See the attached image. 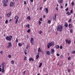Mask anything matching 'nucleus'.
<instances>
[{
  "instance_id": "44",
  "label": "nucleus",
  "mask_w": 75,
  "mask_h": 75,
  "mask_svg": "<svg viewBox=\"0 0 75 75\" xmlns=\"http://www.w3.org/2000/svg\"><path fill=\"white\" fill-rule=\"evenodd\" d=\"M70 64L71 65H72H72H73V62H71L70 63Z\"/></svg>"
},
{
  "instance_id": "2",
  "label": "nucleus",
  "mask_w": 75,
  "mask_h": 75,
  "mask_svg": "<svg viewBox=\"0 0 75 75\" xmlns=\"http://www.w3.org/2000/svg\"><path fill=\"white\" fill-rule=\"evenodd\" d=\"M54 45V42H52L51 43H49L47 45V47L48 49L50 48V47H52Z\"/></svg>"
},
{
  "instance_id": "60",
  "label": "nucleus",
  "mask_w": 75,
  "mask_h": 75,
  "mask_svg": "<svg viewBox=\"0 0 75 75\" xmlns=\"http://www.w3.org/2000/svg\"><path fill=\"white\" fill-rule=\"evenodd\" d=\"M57 56H59V54H57Z\"/></svg>"
},
{
  "instance_id": "63",
  "label": "nucleus",
  "mask_w": 75,
  "mask_h": 75,
  "mask_svg": "<svg viewBox=\"0 0 75 75\" xmlns=\"http://www.w3.org/2000/svg\"><path fill=\"white\" fill-rule=\"evenodd\" d=\"M61 8H62H62H63V6H61Z\"/></svg>"
},
{
  "instance_id": "61",
  "label": "nucleus",
  "mask_w": 75,
  "mask_h": 75,
  "mask_svg": "<svg viewBox=\"0 0 75 75\" xmlns=\"http://www.w3.org/2000/svg\"><path fill=\"white\" fill-rule=\"evenodd\" d=\"M2 70V69L1 68H0V72H1V71Z\"/></svg>"
},
{
  "instance_id": "43",
  "label": "nucleus",
  "mask_w": 75,
  "mask_h": 75,
  "mask_svg": "<svg viewBox=\"0 0 75 75\" xmlns=\"http://www.w3.org/2000/svg\"><path fill=\"white\" fill-rule=\"evenodd\" d=\"M70 13H73V9H71V10L70 11Z\"/></svg>"
},
{
  "instance_id": "51",
  "label": "nucleus",
  "mask_w": 75,
  "mask_h": 75,
  "mask_svg": "<svg viewBox=\"0 0 75 75\" xmlns=\"http://www.w3.org/2000/svg\"><path fill=\"white\" fill-rule=\"evenodd\" d=\"M0 53L1 54H2V55H3V52L2 51H1L0 52Z\"/></svg>"
},
{
  "instance_id": "10",
  "label": "nucleus",
  "mask_w": 75,
  "mask_h": 75,
  "mask_svg": "<svg viewBox=\"0 0 75 75\" xmlns=\"http://www.w3.org/2000/svg\"><path fill=\"white\" fill-rule=\"evenodd\" d=\"M73 26V25H71V24L69 23V28H71Z\"/></svg>"
},
{
  "instance_id": "40",
  "label": "nucleus",
  "mask_w": 75,
  "mask_h": 75,
  "mask_svg": "<svg viewBox=\"0 0 75 75\" xmlns=\"http://www.w3.org/2000/svg\"><path fill=\"white\" fill-rule=\"evenodd\" d=\"M39 25H41V23H42V22L40 21H39Z\"/></svg>"
},
{
  "instance_id": "37",
  "label": "nucleus",
  "mask_w": 75,
  "mask_h": 75,
  "mask_svg": "<svg viewBox=\"0 0 75 75\" xmlns=\"http://www.w3.org/2000/svg\"><path fill=\"white\" fill-rule=\"evenodd\" d=\"M72 21V20L71 19H70L69 20L68 23H70Z\"/></svg>"
},
{
  "instance_id": "47",
  "label": "nucleus",
  "mask_w": 75,
  "mask_h": 75,
  "mask_svg": "<svg viewBox=\"0 0 75 75\" xmlns=\"http://www.w3.org/2000/svg\"><path fill=\"white\" fill-rule=\"evenodd\" d=\"M10 48V47L9 46L6 47V48H7V49H8V48Z\"/></svg>"
},
{
  "instance_id": "25",
  "label": "nucleus",
  "mask_w": 75,
  "mask_h": 75,
  "mask_svg": "<svg viewBox=\"0 0 75 75\" xmlns=\"http://www.w3.org/2000/svg\"><path fill=\"white\" fill-rule=\"evenodd\" d=\"M18 45L19 47H21V46H22V44H21V43H18Z\"/></svg>"
},
{
  "instance_id": "3",
  "label": "nucleus",
  "mask_w": 75,
  "mask_h": 75,
  "mask_svg": "<svg viewBox=\"0 0 75 75\" xmlns=\"http://www.w3.org/2000/svg\"><path fill=\"white\" fill-rule=\"evenodd\" d=\"M13 38V36L11 35H10V37L8 36H7L6 38V40H7V41H11V39Z\"/></svg>"
},
{
  "instance_id": "33",
  "label": "nucleus",
  "mask_w": 75,
  "mask_h": 75,
  "mask_svg": "<svg viewBox=\"0 0 75 75\" xmlns=\"http://www.w3.org/2000/svg\"><path fill=\"white\" fill-rule=\"evenodd\" d=\"M38 33L39 34H42V31H40L38 32Z\"/></svg>"
},
{
  "instance_id": "4",
  "label": "nucleus",
  "mask_w": 75,
  "mask_h": 75,
  "mask_svg": "<svg viewBox=\"0 0 75 75\" xmlns=\"http://www.w3.org/2000/svg\"><path fill=\"white\" fill-rule=\"evenodd\" d=\"M65 41L66 42V44H68L69 45V44L71 43V41L70 40L67 39L65 40Z\"/></svg>"
},
{
  "instance_id": "24",
  "label": "nucleus",
  "mask_w": 75,
  "mask_h": 75,
  "mask_svg": "<svg viewBox=\"0 0 75 75\" xmlns=\"http://www.w3.org/2000/svg\"><path fill=\"white\" fill-rule=\"evenodd\" d=\"M39 56L38 54L36 55V59H38V58H39Z\"/></svg>"
},
{
  "instance_id": "15",
  "label": "nucleus",
  "mask_w": 75,
  "mask_h": 75,
  "mask_svg": "<svg viewBox=\"0 0 75 75\" xmlns=\"http://www.w3.org/2000/svg\"><path fill=\"white\" fill-rule=\"evenodd\" d=\"M38 51L39 52H42V50H41V49H40V47L39 48L38 50Z\"/></svg>"
},
{
  "instance_id": "26",
  "label": "nucleus",
  "mask_w": 75,
  "mask_h": 75,
  "mask_svg": "<svg viewBox=\"0 0 75 75\" xmlns=\"http://www.w3.org/2000/svg\"><path fill=\"white\" fill-rule=\"evenodd\" d=\"M1 65L2 68H4V63H2Z\"/></svg>"
},
{
  "instance_id": "45",
  "label": "nucleus",
  "mask_w": 75,
  "mask_h": 75,
  "mask_svg": "<svg viewBox=\"0 0 75 75\" xmlns=\"http://www.w3.org/2000/svg\"><path fill=\"white\" fill-rule=\"evenodd\" d=\"M71 4L73 6H74V1H73L72 3H71Z\"/></svg>"
},
{
  "instance_id": "53",
  "label": "nucleus",
  "mask_w": 75,
  "mask_h": 75,
  "mask_svg": "<svg viewBox=\"0 0 75 75\" xmlns=\"http://www.w3.org/2000/svg\"><path fill=\"white\" fill-rule=\"evenodd\" d=\"M28 47H29V46L27 45L26 47V49H28Z\"/></svg>"
},
{
  "instance_id": "6",
  "label": "nucleus",
  "mask_w": 75,
  "mask_h": 75,
  "mask_svg": "<svg viewBox=\"0 0 75 75\" xmlns=\"http://www.w3.org/2000/svg\"><path fill=\"white\" fill-rule=\"evenodd\" d=\"M11 16V12H10V13L7 14V16L9 18V17H10V16Z\"/></svg>"
},
{
  "instance_id": "5",
  "label": "nucleus",
  "mask_w": 75,
  "mask_h": 75,
  "mask_svg": "<svg viewBox=\"0 0 75 75\" xmlns=\"http://www.w3.org/2000/svg\"><path fill=\"white\" fill-rule=\"evenodd\" d=\"M53 20L54 21H57V15L56 14H55V16L53 17Z\"/></svg>"
},
{
  "instance_id": "49",
  "label": "nucleus",
  "mask_w": 75,
  "mask_h": 75,
  "mask_svg": "<svg viewBox=\"0 0 75 75\" xmlns=\"http://www.w3.org/2000/svg\"><path fill=\"white\" fill-rule=\"evenodd\" d=\"M40 21H42V18H40Z\"/></svg>"
},
{
  "instance_id": "23",
  "label": "nucleus",
  "mask_w": 75,
  "mask_h": 75,
  "mask_svg": "<svg viewBox=\"0 0 75 75\" xmlns=\"http://www.w3.org/2000/svg\"><path fill=\"white\" fill-rule=\"evenodd\" d=\"M55 48L57 49H58L59 48V45H57L55 46Z\"/></svg>"
},
{
  "instance_id": "18",
  "label": "nucleus",
  "mask_w": 75,
  "mask_h": 75,
  "mask_svg": "<svg viewBox=\"0 0 75 75\" xmlns=\"http://www.w3.org/2000/svg\"><path fill=\"white\" fill-rule=\"evenodd\" d=\"M66 14H68L67 16H69V15H71V13H69V12L68 11L67 13H66Z\"/></svg>"
},
{
  "instance_id": "35",
  "label": "nucleus",
  "mask_w": 75,
  "mask_h": 75,
  "mask_svg": "<svg viewBox=\"0 0 75 75\" xmlns=\"http://www.w3.org/2000/svg\"><path fill=\"white\" fill-rule=\"evenodd\" d=\"M60 3H63V0H61L59 2Z\"/></svg>"
},
{
  "instance_id": "31",
  "label": "nucleus",
  "mask_w": 75,
  "mask_h": 75,
  "mask_svg": "<svg viewBox=\"0 0 75 75\" xmlns=\"http://www.w3.org/2000/svg\"><path fill=\"white\" fill-rule=\"evenodd\" d=\"M70 32L71 33H73V29H71L70 30Z\"/></svg>"
},
{
  "instance_id": "7",
  "label": "nucleus",
  "mask_w": 75,
  "mask_h": 75,
  "mask_svg": "<svg viewBox=\"0 0 75 75\" xmlns=\"http://www.w3.org/2000/svg\"><path fill=\"white\" fill-rule=\"evenodd\" d=\"M30 42L31 43L32 45H33V43H34V39L33 38H31Z\"/></svg>"
},
{
  "instance_id": "48",
  "label": "nucleus",
  "mask_w": 75,
  "mask_h": 75,
  "mask_svg": "<svg viewBox=\"0 0 75 75\" xmlns=\"http://www.w3.org/2000/svg\"><path fill=\"white\" fill-rule=\"evenodd\" d=\"M26 71L25 70L23 73V74L24 75H25V72H26Z\"/></svg>"
},
{
  "instance_id": "42",
  "label": "nucleus",
  "mask_w": 75,
  "mask_h": 75,
  "mask_svg": "<svg viewBox=\"0 0 75 75\" xmlns=\"http://www.w3.org/2000/svg\"><path fill=\"white\" fill-rule=\"evenodd\" d=\"M68 10H69V8L68 7L67 8L65 9V10H66V11H68Z\"/></svg>"
},
{
  "instance_id": "39",
  "label": "nucleus",
  "mask_w": 75,
  "mask_h": 75,
  "mask_svg": "<svg viewBox=\"0 0 75 75\" xmlns=\"http://www.w3.org/2000/svg\"><path fill=\"white\" fill-rule=\"evenodd\" d=\"M26 27H28V28H30V25H29V24H28L27 25H26Z\"/></svg>"
},
{
  "instance_id": "59",
  "label": "nucleus",
  "mask_w": 75,
  "mask_h": 75,
  "mask_svg": "<svg viewBox=\"0 0 75 75\" xmlns=\"http://www.w3.org/2000/svg\"><path fill=\"white\" fill-rule=\"evenodd\" d=\"M18 20H16V24H17V22H18Z\"/></svg>"
},
{
  "instance_id": "12",
  "label": "nucleus",
  "mask_w": 75,
  "mask_h": 75,
  "mask_svg": "<svg viewBox=\"0 0 75 75\" xmlns=\"http://www.w3.org/2000/svg\"><path fill=\"white\" fill-rule=\"evenodd\" d=\"M34 61V59L33 58V57H31L29 59V61Z\"/></svg>"
},
{
  "instance_id": "29",
  "label": "nucleus",
  "mask_w": 75,
  "mask_h": 75,
  "mask_svg": "<svg viewBox=\"0 0 75 75\" xmlns=\"http://www.w3.org/2000/svg\"><path fill=\"white\" fill-rule=\"evenodd\" d=\"M60 57V58L61 59L64 58V55H63V54L61 55Z\"/></svg>"
},
{
  "instance_id": "19",
  "label": "nucleus",
  "mask_w": 75,
  "mask_h": 75,
  "mask_svg": "<svg viewBox=\"0 0 75 75\" xmlns=\"http://www.w3.org/2000/svg\"><path fill=\"white\" fill-rule=\"evenodd\" d=\"M15 18L16 20H18V17L17 16H16Z\"/></svg>"
},
{
  "instance_id": "36",
  "label": "nucleus",
  "mask_w": 75,
  "mask_h": 75,
  "mask_svg": "<svg viewBox=\"0 0 75 75\" xmlns=\"http://www.w3.org/2000/svg\"><path fill=\"white\" fill-rule=\"evenodd\" d=\"M24 59L25 61H26V60H27V57H25L24 58Z\"/></svg>"
},
{
  "instance_id": "32",
  "label": "nucleus",
  "mask_w": 75,
  "mask_h": 75,
  "mask_svg": "<svg viewBox=\"0 0 75 75\" xmlns=\"http://www.w3.org/2000/svg\"><path fill=\"white\" fill-rule=\"evenodd\" d=\"M11 64H14V60H12L11 61Z\"/></svg>"
},
{
  "instance_id": "56",
  "label": "nucleus",
  "mask_w": 75,
  "mask_h": 75,
  "mask_svg": "<svg viewBox=\"0 0 75 75\" xmlns=\"http://www.w3.org/2000/svg\"><path fill=\"white\" fill-rule=\"evenodd\" d=\"M68 72H70V71H71V70L69 69H68Z\"/></svg>"
},
{
  "instance_id": "8",
  "label": "nucleus",
  "mask_w": 75,
  "mask_h": 75,
  "mask_svg": "<svg viewBox=\"0 0 75 75\" xmlns=\"http://www.w3.org/2000/svg\"><path fill=\"white\" fill-rule=\"evenodd\" d=\"M14 4V2H11L10 4V7H13Z\"/></svg>"
},
{
  "instance_id": "20",
  "label": "nucleus",
  "mask_w": 75,
  "mask_h": 75,
  "mask_svg": "<svg viewBox=\"0 0 75 75\" xmlns=\"http://www.w3.org/2000/svg\"><path fill=\"white\" fill-rule=\"evenodd\" d=\"M1 72L2 73H4V72H5V70L4 69V68H2Z\"/></svg>"
},
{
  "instance_id": "27",
  "label": "nucleus",
  "mask_w": 75,
  "mask_h": 75,
  "mask_svg": "<svg viewBox=\"0 0 75 75\" xmlns=\"http://www.w3.org/2000/svg\"><path fill=\"white\" fill-rule=\"evenodd\" d=\"M3 6L4 7H6V6H7V4H4V5H3Z\"/></svg>"
},
{
  "instance_id": "1",
  "label": "nucleus",
  "mask_w": 75,
  "mask_h": 75,
  "mask_svg": "<svg viewBox=\"0 0 75 75\" xmlns=\"http://www.w3.org/2000/svg\"><path fill=\"white\" fill-rule=\"evenodd\" d=\"M63 28V27L61 25H60L58 26V27L57 28V31H59L60 32L62 31V29Z\"/></svg>"
},
{
  "instance_id": "34",
  "label": "nucleus",
  "mask_w": 75,
  "mask_h": 75,
  "mask_svg": "<svg viewBox=\"0 0 75 75\" xmlns=\"http://www.w3.org/2000/svg\"><path fill=\"white\" fill-rule=\"evenodd\" d=\"M30 29H28L27 31V33H30Z\"/></svg>"
},
{
  "instance_id": "17",
  "label": "nucleus",
  "mask_w": 75,
  "mask_h": 75,
  "mask_svg": "<svg viewBox=\"0 0 75 75\" xmlns=\"http://www.w3.org/2000/svg\"><path fill=\"white\" fill-rule=\"evenodd\" d=\"M27 19L29 21L31 20V17L30 16H28L27 18Z\"/></svg>"
},
{
  "instance_id": "52",
  "label": "nucleus",
  "mask_w": 75,
  "mask_h": 75,
  "mask_svg": "<svg viewBox=\"0 0 75 75\" xmlns=\"http://www.w3.org/2000/svg\"><path fill=\"white\" fill-rule=\"evenodd\" d=\"M24 4H27V3H26V1H24Z\"/></svg>"
},
{
  "instance_id": "58",
  "label": "nucleus",
  "mask_w": 75,
  "mask_h": 75,
  "mask_svg": "<svg viewBox=\"0 0 75 75\" xmlns=\"http://www.w3.org/2000/svg\"><path fill=\"white\" fill-rule=\"evenodd\" d=\"M67 6H68V4H66L65 5V7H67Z\"/></svg>"
},
{
  "instance_id": "41",
  "label": "nucleus",
  "mask_w": 75,
  "mask_h": 75,
  "mask_svg": "<svg viewBox=\"0 0 75 75\" xmlns=\"http://www.w3.org/2000/svg\"><path fill=\"white\" fill-rule=\"evenodd\" d=\"M8 58H10L11 57V55H8Z\"/></svg>"
},
{
  "instance_id": "54",
  "label": "nucleus",
  "mask_w": 75,
  "mask_h": 75,
  "mask_svg": "<svg viewBox=\"0 0 75 75\" xmlns=\"http://www.w3.org/2000/svg\"><path fill=\"white\" fill-rule=\"evenodd\" d=\"M60 49H62V45L60 47Z\"/></svg>"
},
{
  "instance_id": "55",
  "label": "nucleus",
  "mask_w": 75,
  "mask_h": 75,
  "mask_svg": "<svg viewBox=\"0 0 75 75\" xmlns=\"http://www.w3.org/2000/svg\"><path fill=\"white\" fill-rule=\"evenodd\" d=\"M72 54H75V51H73L72 52Z\"/></svg>"
},
{
  "instance_id": "22",
  "label": "nucleus",
  "mask_w": 75,
  "mask_h": 75,
  "mask_svg": "<svg viewBox=\"0 0 75 75\" xmlns=\"http://www.w3.org/2000/svg\"><path fill=\"white\" fill-rule=\"evenodd\" d=\"M42 63H40V64H39V68H41V66H42Z\"/></svg>"
},
{
  "instance_id": "9",
  "label": "nucleus",
  "mask_w": 75,
  "mask_h": 75,
  "mask_svg": "<svg viewBox=\"0 0 75 75\" xmlns=\"http://www.w3.org/2000/svg\"><path fill=\"white\" fill-rule=\"evenodd\" d=\"M8 0H4L3 1V4H6L8 3Z\"/></svg>"
},
{
  "instance_id": "30",
  "label": "nucleus",
  "mask_w": 75,
  "mask_h": 75,
  "mask_svg": "<svg viewBox=\"0 0 75 75\" xmlns=\"http://www.w3.org/2000/svg\"><path fill=\"white\" fill-rule=\"evenodd\" d=\"M48 22L49 24H51V21L50 20H49L48 21Z\"/></svg>"
},
{
  "instance_id": "11",
  "label": "nucleus",
  "mask_w": 75,
  "mask_h": 75,
  "mask_svg": "<svg viewBox=\"0 0 75 75\" xmlns=\"http://www.w3.org/2000/svg\"><path fill=\"white\" fill-rule=\"evenodd\" d=\"M28 52V51H27V50L26 49H25L24 51V53H25V55H27V54Z\"/></svg>"
},
{
  "instance_id": "28",
  "label": "nucleus",
  "mask_w": 75,
  "mask_h": 75,
  "mask_svg": "<svg viewBox=\"0 0 75 75\" xmlns=\"http://www.w3.org/2000/svg\"><path fill=\"white\" fill-rule=\"evenodd\" d=\"M8 46L10 47H12V45H11V43H8Z\"/></svg>"
},
{
  "instance_id": "64",
  "label": "nucleus",
  "mask_w": 75,
  "mask_h": 75,
  "mask_svg": "<svg viewBox=\"0 0 75 75\" xmlns=\"http://www.w3.org/2000/svg\"><path fill=\"white\" fill-rule=\"evenodd\" d=\"M2 18H3L2 17H1V16H0V19Z\"/></svg>"
},
{
  "instance_id": "46",
  "label": "nucleus",
  "mask_w": 75,
  "mask_h": 75,
  "mask_svg": "<svg viewBox=\"0 0 75 75\" xmlns=\"http://www.w3.org/2000/svg\"><path fill=\"white\" fill-rule=\"evenodd\" d=\"M71 59V57H69L68 58V60H70V59Z\"/></svg>"
},
{
  "instance_id": "13",
  "label": "nucleus",
  "mask_w": 75,
  "mask_h": 75,
  "mask_svg": "<svg viewBox=\"0 0 75 75\" xmlns=\"http://www.w3.org/2000/svg\"><path fill=\"white\" fill-rule=\"evenodd\" d=\"M51 54H54V49H52L51 50Z\"/></svg>"
},
{
  "instance_id": "62",
  "label": "nucleus",
  "mask_w": 75,
  "mask_h": 75,
  "mask_svg": "<svg viewBox=\"0 0 75 75\" xmlns=\"http://www.w3.org/2000/svg\"><path fill=\"white\" fill-rule=\"evenodd\" d=\"M42 7H41L40 8V10H42Z\"/></svg>"
},
{
  "instance_id": "57",
  "label": "nucleus",
  "mask_w": 75,
  "mask_h": 75,
  "mask_svg": "<svg viewBox=\"0 0 75 75\" xmlns=\"http://www.w3.org/2000/svg\"><path fill=\"white\" fill-rule=\"evenodd\" d=\"M30 1H31V3H33V1H34L33 0H29Z\"/></svg>"
},
{
  "instance_id": "16",
  "label": "nucleus",
  "mask_w": 75,
  "mask_h": 75,
  "mask_svg": "<svg viewBox=\"0 0 75 75\" xmlns=\"http://www.w3.org/2000/svg\"><path fill=\"white\" fill-rule=\"evenodd\" d=\"M46 54L47 55H50V52L49 51H46Z\"/></svg>"
},
{
  "instance_id": "50",
  "label": "nucleus",
  "mask_w": 75,
  "mask_h": 75,
  "mask_svg": "<svg viewBox=\"0 0 75 75\" xmlns=\"http://www.w3.org/2000/svg\"><path fill=\"white\" fill-rule=\"evenodd\" d=\"M16 42H18V39L17 38L16 39Z\"/></svg>"
},
{
  "instance_id": "14",
  "label": "nucleus",
  "mask_w": 75,
  "mask_h": 75,
  "mask_svg": "<svg viewBox=\"0 0 75 75\" xmlns=\"http://www.w3.org/2000/svg\"><path fill=\"white\" fill-rule=\"evenodd\" d=\"M64 26L66 27H68V24L66 22L65 23Z\"/></svg>"
},
{
  "instance_id": "21",
  "label": "nucleus",
  "mask_w": 75,
  "mask_h": 75,
  "mask_svg": "<svg viewBox=\"0 0 75 75\" xmlns=\"http://www.w3.org/2000/svg\"><path fill=\"white\" fill-rule=\"evenodd\" d=\"M45 9L47 13H48V8H45Z\"/></svg>"
},
{
  "instance_id": "38",
  "label": "nucleus",
  "mask_w": 75,
  "mask_h": 75,
  "mask_svg": "<svg viewBox=\"0 0 75 75\" xmlns=\"http://www.w3.org/2000/svg\"><path fill=\"white\" fill-rule=\"evenodd\" d=\"M5 23L6 24H7V23H8V20H6L5 21Z\"/></svg>"
}]
</instances>
